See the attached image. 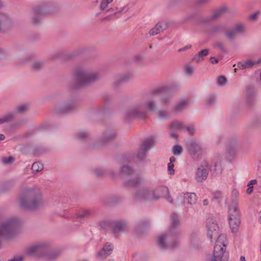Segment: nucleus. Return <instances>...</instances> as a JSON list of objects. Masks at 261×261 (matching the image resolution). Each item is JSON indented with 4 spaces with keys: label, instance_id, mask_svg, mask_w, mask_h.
<instances>
[{
    "label": "nucleus",
    "instance_id": "24",
    "mask_svg": "<svg viewBox=\"0 0 261 261\" xmlns=\"http://www.w3.org/2000/svg\"><path fill=\"white\" fill-rule=\"evenodd\" d=\"M169 127L171 129L182 130L186 128L181 122L175 121L173 122L169 125Z\"/></svg>",
    "mask_w": 261,
    "mask_h": 261
},
{
    "label": "nucleus",
    "instance_id": "19",
    "mask_svg": "<svg viewBox=\"0 0 261 261\" xmlns=\"http://www.w3.org/2000/svg\"><path fill=\"white\" fill-rule=\"evenodd\" d=\"M229 215L240 217V211L238 208V204L237 203L232 202L229 206Z\"/></svg>",
    "mask_w": 261,
    "mask_h": 261
},
{
    "label": "nucleus",
    "instance_id": "6",
    "mask_svg": "<svg viewBox=\"0 0 261 261\" xmlns=\"http://www.w3.org/2000/svg\"><path fill=\"white\" fill-rule=\"evenodd\" d=\"M226 245V236L224 234L220 235L215 243L213 256L209 259V261H224Z\"/></svg>",
    "mask_w": 261,
    "mask_h": 261
},
{
    "label": "nucleus",
    "instance_id": "61",
    "mask_svg": "<svg viewBox=\"0 0 261 261\" xmlns=\"http://www.w3.org/2000/svg\"><path fill=\"white\" fill-rule=\"evenodd\" d=\"M210 62L212 64H216L218 63V60L215 57H211L210 59Z\"/></svg>",
    "mask_w": 261,
    "mask_h": 261
},
{
    "label": "nucleus",
    "instance_id": "31",
    "mask_svg": "<svg viewBox=\"0 0 261 261\" xmlns=\"http://www.w3.org/2000/svg\"><path fill=\"white\" fill-rule=\"evenodd\" d=\"M225 30V27L222 24H217L214 25L211 30V32L213 34H217L221 33Z\"/></svg>",
    "mask_w": 261,
    "mask_h": 261
},
{
    "label": "nucleus",
    "instance_id": "2",
    "mask_svg": "<svg viewBox=\"0 0 261 261\" xmlns=\"http://www.w3.org/2000/svg\"><path fill=\"white\" fill-rule=\"evenodd\" d=\"M161 92V89H156L152 92V98L148 100L145 103H138L133 106L127 112L126 118L127 119L144 118L146 117L147 114V109L151 111H156L157 109L155 102L160 98V94Z\"/></svg>",
    "mask_w": 261,
    "mask_h": 261
},
{
    "label": "nucleus",
    "instance_id": "26",
    "mask_svg": "<svg viewBox=\"0 0 261 261\" xmlns=\"http://www.w3.org/2000/svg\"><path fill=\"white\" fill-rule=\"evenodd\" d=\"M237 143L235 141H230L226 149L227 153L230 155H233L236 151Z\"/></svg>",
    "mask_w": 261,
    "mask_h": 261
},
{
    "label": "nucleus",
    "instance_id": "56",
    "mask_svg": "<svg viewBox=\"0 0 261 261\" xmlns=\"http://www.w3.org/2000/svg\"><path fill=\"white\" fill-rule=\"evenodd\" d=\"M238 66L239 68L241 69H244L247 68L245 61L239 62Z\"/></svg>",
    "mask_w": 261,
    "mask_h": 261
},
{
    "label": "nucleus",
    "instance_id": "22",
    "mask_svg": "<svg viewBox=\"0 0 261 261\" xmlns=\"http://www.w3.org/2000/svg\"><path fill=\"white\" fill-rule=\"evenodd\" d=\"M164 30L163 26L161 22L158 23L153 28L149 31L150 36H155L162 32Z\"/></svg>",
    "mask_w": 261,
    "mask_h": 261
},
{
    "label": "nucleus",
    "instance_id": "8",
    "mask_svg": "<svg viewBox=\"0 0 261 261\" xmlns=\"http://www.w3.org/2000/svg\"><path fill=\"white\" fill-rule=\"evenodd\" d=\"M110 225L114 235L117 237L120 233L124 232L127 229V225L124 221H115L112 222H101L100 226L105 228V225Z\"/></svg>",
    "mask_w": 261,
    "mask_h": 261
},
{
    "label": "nucleus",
    "instance_id": "18",
    "mask_svg": "<svg viewBox=\"0 0 261 261\" xmlns=\"http://www.w3.org/2000/svg\"><path fill=\"white\" fill-rule=\"evenodd\" d=\"M209 50L208 49L201 50L195 55L192 60L195 61L196 63H198L203 61L204 57L206 56Z\"/></svg>",
    "mask_w": 261,
    "mask_h": 261
},
{
    "label": "nucleus",
    "instance_id": "4",
    "mask_svg": "<svg viewBox=\"0 0 261 261\" xmlns=\"http://www.w3.org/2000/svg\"><path fill=\"white\" fill-rule=\"evenodd\" d=\"M167 194L168 189L166 186H159L154 189L143 187L136 190L134 197L137 200L140 201L158 200Z\"/></svg>",
    "mask_w": 261,
    "mask_h": 261
},
{
    "label": "nucleus",
    "instance_id": "29",
    "mask_svg": "<svg viewBox=\"0 0 261 261\" xmlns=\"http://www.w3.org/2000/svg\"><path fill=\"white\" fill-rule=\"evenodd\" d=\"M153 143V140L152 139H147L142 143L140 148L147 151L151 147Z\"/></svg>",
    "mask_w": 261,
    "mask_h": 261
},
{
    "label": "nucleus",
    "instance_id": "53",
    "mask_svg": "<svg viewBox=\"0 0 261 261\" xmlns=\"http://www.w3.org/2000/svg\"><path fill=\"white\" fill-rule=\"evenodd\" d=\"M131 75L129 73H125L120 79L121 82H125L130 78Z\"/></svg>",
    "mask_w": 261,
    "mask_h": 261
},
{
    "label": "nucleus",
    "instance_id": "58",
    "mask_svg": "<svg viewBox=\"0 0 261 261\" xmlns=\"http://www.w3.org/2000/svg\"><path fill=\"white\" fill-rule=\"evenodd\" d=\"M197 3L200 5H204L209 3L211 0H197Z\"/></svg>",
    "mask_w": 261,
    "mask_h": 261
},
{
    "label": "nucleus",
    "instance_id": "35",
    "mask_svg": "<svg viewBox=\"0 0 261 261\" xmlns=\"http://www.w3.org/2000/svg\"><path fill=\"white\" fill-rule=\"evenodd\" d=\"M73 108L74 105L73 103L66 104L61 108L60 111L62 113H67L73 109Z\"/></svg>",
    "mask_w": 261,
    "mask_h": 261
},
{
    "label": "nucleus",
    "instance_id": "9",
    "mask_svg": "<svg viewBox=\"0 0 261 261\" xmlns=\"http://www.w3.org/2000/svg\"><path fill=\"white\" fill-rule=\"evenodd\" d=\"M48 247V246L47 244L39 243L28 248L27 252L29 255H42L47 250Z\"/></svg>",
    "mask_w": 261,
    "mask_h": 261
},
{
    "label": "nucleus",
    "instance_id": "47",
    "mask_svg": "<svg viewBox=\"0 0 261 261\" xmlns=\"http://www.w3.org/2000/svg\"><path fill=\"white\" fill-rule=\"evenodd\" d=\"M259 14H260L259 11H257L255 13H253L252 14L248 16V19L250 20H251V21H255L257 19V18H258Z\"/></svg>",
    "mask_w": 261,
    "mask_h": 261
},
{
    "label": "nucleus",
    "instance_id": "60",
    "mask_svg": "<svg viewBox=\"0 0 261 261\" xmlns=\"http://www.w3.org/2000/svg\"><path fill=\"white\" fill-rule=\"evenodd\" d=\"M95 173L97 176H101L103 174V172L100 169H97L95 171Z\"/></svg>",
    "mask_w": 261,
    "mask_h": 261
},
{
    "label": "nucleus",
    "instance_id": "38",
    "mask_svg": "<svg viewBox=\"0 0 261 261\" xmlns=\"http://www.w3.org/2000/svg\"><path fill=\"white\" fill-rule=\"evenodd\" d=\"M113 0H101L100 4V9L101 10H106L109 4L111 3Z\"/></svg>",
    "mask_w": 261,
    "mask_h": 261
},
{
    "label": "nucleus",
    "instance_id": "34",
    "mask_svg": "<svg viewBox=\"0 0 261 261\" xmlns=\"http://www.w3.org/2000/svg\"><path fill=\"white\" fill-rule=\"evenodd\" d=\"M44 66V62L42 61H36L32 65V69L34 70H38L41 69Z\"/></svg>",
    "mask_w": 261,
    "mask_h": 261
},
{
    "label": "nucleus",
    "instance_id": "52",
    "mask_svg": "<svg viewBox=\"0 0 261 261\" xmlns=\"http://www.w3.org/2000/svg\"><path fill=\"white\" fill-rule=\"evenodd\" d=\"M185 71L187 75L191 76L193 72V68L192 66L187 65L185 67Z\"/></svg>",
    "mask_w": 261,
    "mask_h": 261
},
{
    "label": "nucleus",
    "instance_id": "43",
    "mask_svg": "<svg viewBox=\"0 0 261 261\" xmlns=\"http://www.w3.org/2000/svg\"><path fill=\"white\" fill-rule=\"evenodd\" d=\"M121 172L124 174L130 175L133 170L128 166H123L121 170Z\"/></svg>",
    "mask_w": 261,
    "mask_h": 261
},
{
    "label": "nucleus",
    "instance_id": "15",
    "mask_svg": "<svg viewBox=\"0 0 261 261\" xmlns=\"http://www.w3.org/2000/svg\"><path fill=\"white\" fill-rule=\"evenodd\" d=\"M10 23V20L5 14L0 12V32L6 29Z\"/></svg>",
    "mask_w": 261,
    "mask_h": 261
},
{
    "label": "nucleus",
    "instance_id": "63",
    "mask_svg": "<svg viewBox=\"0 0 261 261\" xmlns=\"http://www.w3.org/2000/svg\"><path fill=\"white\" fill-rule=\"evenodd\" d=\"M257 180L256 179H252L249 182L247 186H252L253 185L255 184Z\"/></svg>",
    "mask_w": 261,
    "mask_h": 261
},
{
    "label": "nucleus",
    "instance_id": "42",
    "mask_svg": "<svg viewBox=\"0 0 261 261\" xmlns=\"http://www.w3.org/2000/svg\"><path fill=\"white\" fill-rule=\"evenodd\" d=\"M182 151V147L180 145H176L173 149V153L175 155H180Z\"/></svg>",
    "mask_w": 261,
    "mask_h": 261
},
{
    "label": "nucleus",
    "instance_id": "10",
    "mask_svg": "<svg viewBox=\"0 0 261 261\" xmlns=\"http://www.w3.org/2000/svg\"><path fill=\"white\" fill-rule=\"evenodd\" d=\"M207 236L210 240L218 235L219 227L216 221L213 219H208L207 221Z\"/></svg>",
    "mask_w": 261,
    "mask_h": 261
},
{
    "label": "nucleus",
    "instance_id": "17",
    "mask_svg": "<svg viewBox=\"0 0 261 261\" xmlns=\"http://www.w3.org/2000/svg\"><path fill=\"white\" fill-rule=\"evenodd\" d=\"M254 95V90L252 87H249L246 91L247 103L249 106H251L254 103L253 96Z\"/></svg>",
    "mask_w": 261,
    "mask_h": 261
},
{
    "label": "nucleus",
    "instance_id": "12",
    "mask_svg": "<svg viewBox=\"0 0 261 261\" xmlns=\"http://www.w3.org/2000/svg\"><path fill=\"white\" fill-rule=\"evenodd\" d=\"M188 150L190 154L195 158H198L201 154V148L196 142H190L188 144Z\"/></svg>",
    "mask_w": 261,
    "mask_h": 261
},
{
    "label": "nucleus",
    "instance_id": "23",
    "mask_svg": "<svg viewBox=\"0 0 261 261\" xmlns=\"http://www.w3.org/2000/svg\"><path fill=\"white\" fill-rule=\"evenodd\" d=\"M189 102L187 100H181L178 102L174 109V111L176 112H179L185 109L188 106Z\"/></svg>",
    "mask_w": 261,
    "mask_h": 261
},
{
    "label": "nucleus",
    "instance_id": "59",
    "mask_svg": "<svg viewBox=\"0 0 261 261\" xmlns=\"http://www.w3.org/2000/svg\"><path fill=\"white\" fill-rule=\"evenodd\" d=\"M192 47L191 45H188L186 46H185L183 48H180L178 49V52L181 51H185L187 49H190Z\"/></svg>",
    "mask_w": 261,
    "mask_h": 261
},
{
    "label": "nucleus",
    "instance_id": "20",
    "mask_svg": "<svg viewBox=\"0 0 261 261\" xmlns=\"http://www.w3.org/2000/svg\"><path fill=\"white\" fill-rule=\"evenodd\" d=\"M116 136V134L114 130L107 132L103 134L101 140L103 142H107L114 140Z\"/></svg>",
    "mask_w": 261,
    "mask_h": 261
},
{
    "label": "nucleus",
    "instance_id": "54",
    "mask_svg": "<svg viewBox=\"0 0 261 261\" xmlns=\"http://www.w3.org/2000/svg\"><path fill=\"white\" fill-rule=\"evenodd\" d=\"M185 129L188 130L191 134H193L195 132L194 127L192 125H191L188 127H186Z\"/></svg>",
    "mask_w": 261,
    "mask_h": 261
},
{
    "label": "nucleus",
    "instance_id": "14",
    "mask_svg": "<svg viewBox=\"0 0 261 261\" xmlns=\"http://www.w3.org/2000/svg\"><path fill=\"white\" fill-rule=\"evenodd\" d=\"M229 224L231 231L233 232H236L240 224V217H235L232 215H229Z\"/></svg>",
    "mask_w": 261,
    "mask_h": 261
},
{
    "label": "nucleus",
    "instance_id": "30",
    "mask_svg": "<svg viewBox=\"0 0 261 261\" xmlns=\"http://www.w3.org/2000/svg\"><path fill=\"white\" fill-rule=\"evenodd\" d=\"M13 116L12 114H7L0 118V125L12 121Z\"/></svg>",
    "mask_w": 261,
    "mask_h": 261
},
{
    "label": "nucleus",
    "instance_id": "49",
    "mask_svg": "<svg viewBox=\"0 0 261 261\" xmlns=\"http://www.w3.org/2000/svg\"><path fill=\"white\" fill-rule=\"evenodd\" d=\"M14 161V159L13 156H10L8 158H3V162L5 164H9L13 163Z\"/></svg>",
    "mask_w": 261,
    "mask_h": 261
},
{
    "label": "nucleus",
    "instance_id": "16",
    "mask_svg": "<svg viewBox=\"0 0 261 261\" xmlns=\"http://www.w3.org/2000/svg\"><path fill=\"white\" fill-rule=\"evenodd\" d=\"M197 201V196L194 193H187L184 195V202L189 204H194Z\"/></svg>",
    "mask_w": 261,
    "mask_h": 261
},
{
    "label": "nucleus",
    "instance_id": "44",
    "mask_svg": "<svg viewBox=\"0 0 261 261\" xmlns=\"http://www.w3.org/2000/svg\"><path fill=\"white\" fill-rule=\"evenodd\" d=\"M214 46L217 47L223 53H226L227 51L223 43L222 42H217L215 44Z\"/></svg>",
    "mask_w": 261,
    "mask_h": 261
},
{
    "label": "nucleus",
    "instance_id": "21",
    "mask_svg": "<svg viewBox=\"0 0 261 261\" xmlns=\"http://www.w3.org/2000/svg\"><path fill=\"white\" fill-rule=\"evenodd\" d=\"M144 183V179L143 178L139 176L132 180H129L127 182L126 184L128 186L139 187L142 186Z\"/></svg>",
    "mask_w": 261,
    "mask_h": 261
},
{
    "label": "nucleus",
    "instance_id": "55",
    "mask_svg": "<svg viewBox=\"0 0 261 261\" xmlns=\"http://www.w3.org/2000/svg\"><path fill=\"white\" fill-rule=\"evenodd\" d=\"M216 100V98L214 96H211L207 100L206 103L208 105H211L214 103Z\"/></svg>",
    "mask_w": 261,
    "mask_h": 261
},
{
    "label": "nucleus",
    "instance_id": "33",
    "mask_svg": "<svg viewBox=\"0 0 261 261\" xmlns=\"http://www.w3.org/2000/svg\"><path fill=\"white\" fill-rule=\"evenodd\" d=\"M28 106L25 104H22L18 106L15 109L14 112L16 113H23L27 111Z\"/></svg>",
    "mask_w": 261,
    "mask_h": 261
},
{
    "label": "nucleus",
    "instance_id": "46",
    "mask_svg": "<svg viewBox=\"0 0 261 261\" xmlns=\"http://www.w3.org/2000/svg\"><path fill=\"white\" fill-rule=\"evenodd\" d=\"M159 116L161 119H166L169 117V113L166 111H160Z\"/></svg>",
    "mask_w": 261,
    "mask_h": 261
},
{
    "label": "nucleus",
    "instance_id": "1",
    "mask_svg": "<svg viewBox=\"0 0 261 261\" xmlns=\"http://www.w3.org/2000/svg\"><path fill=\"white\" fill-rule=\"evenodd\" d=\"M43 202L40 189L37 187L25 189L19 199L20 206L25 210H34Z\"/></svg>",
    "mask_w": 261,
    "mask_h": 261
},
{
    "label": "nucleus",
    "instance_id": "37",
    "mask_svg": "<svg viewBox=\"0 0 261 261\" xmlns=\"http://www.w3.org/2000/svg\"><path fill=\"white\" fill-rule=\"evenodd\" d=\"M146 151L140 147L137 155V159L140 160L144 159L146 157Z\"/></svg>",
    "mask_w": 261,
    "mask_h": 261
},
{
    "label": "nucleus",
    "instance_id": "62",
    "mask_svg": "<svg viewBox=\"0 0 261 261\" xmlns=\"http://www.w3.org/2000/svg\"><path fill=\"white\" fill-rule=\"evenodd\" d=\"M165 196H166L165 197V199H166V200L170 203H172L171 197L170 195H169V193L166 194Z\"/></svg>",
    "mask_w": 261,
    "mask_h": 261
},
{
    "label": "nucleus",
    "instance_id": "50",
    "mask_svg": "<svg viewBox=\"0 0 261 261\" xmlns=\"http://www.w3.org/2000/svg\"><path fill=\"white\" fill-rule=\"evenodd\" d=\"M174 165L171 164V163H169L168 164V173L169 175H174L175 173V171L173 169Z\"/></svg>",
    "mask_w": 261,
    "mask_h": 261
},
{
    "label": "nucleus",
    "instance_id": "27",
    "mask_svg": "<svg viewBox=\"0 0 261 261\" xmlns=\"http://www.w3.org/2000/svg\"><path fill=\"white\" fill-rule=\"evenodd\" d=\"M237 35V34L232 29V28L226 31L225 32L226 37L230 41H234Z\"/></svg>",
    "mask_w": 261,
    "mask_h": 261
},
{
    "label": "nucleus",
    "instance_id": "25",
    "mask_svg": "<svg viewBox=\"0 0 261 261\" xmlns=\"http://www.w3.org/2000/svg\"><path fill=\"white\" fill-rule=\"evenodd\" d=\"M226 7H222L216 10L212 14L211 17L213 19H217L222 16L226 11Z\"/></svg>",
    "mask_w": 261,
    "mask_h": 261
},
{
    "label": "nucleus",
    "instance_id": "7",
    "mask_svg": "<svg viewBox=\"0 0 261 261\" xmlns=\"http://www.w3.org/2000/svg\"><path fill=\"white\" fill-rule=\"evenodd\" d=\"M20 221L17 218H12L0 226V236H9L19 225Z\"/></svg>",
    "mask_w": 261,
    "mask_h": 261
},
{
    "label": "nucleus",
    "instance_id": "11",
    "mask_svg": "<svg viewBox=\"0 0 261 261\" xmlns=\"http://www.w3.org/2000/svg\"><path fill=\"white\" fill-rule=\"evenodd\" d=\"M208 174L207 165L200 166L197 170L195 178L198 182H202L205 180Z\"/></svg>",
    "mask_w": 261,
    "mask_h": 261
},
{
    "label": "nucleus",
    "instance_id": "28",
    "mask_svg": "<svg viewBox=\"0 0 261 261\" xmlns=\"http://www.w3.org/2000/svg\"><path fill=\"white\" fill-rule=\"evenodd\" d=\"M232 29L234 31L236 34H242L245 31V27L242 23H237L233 28Z\"/></svg>",
    "mask_w": 261,
    "mask_h": 261
},
{
    "label": "nucleus",
    "instance_id": "64",
    "mask_svg": "<svg viewBox=\"0 0 261 261\" xmlns=\"http://www.w3.org/2000/svg\"><path fill=\"white\" fill-rule=\"evenodd\" d=\"M248 188L247 189L246 192L247 193L250 194L253 192V186H248Z\"/></svg>",
    "mask_w": 261,
    "mask_h": 261
},
{
    "label": "nucleus",
    "instance_id": "45",
    "mask_svg": "<svg viewBox=\"0 0 261 261\" xmlns=\"http://www.w3.org/2000/svg\"><path fill=\"white\" fill-rule=\"evenodd\" d=\"M227 83V80L226 77L223 76L221 75L219 77L217 81V84L219 86H223L225 85Z\"/></svg>",
    "mask_w": 261,
    "mask_h": 261
},
{
    "label": "nucleus",
    "instance_id": "39",
    "mask_svg": "<svg viewBox=\"0 0 261 261\" xmlns=\"http://www.w3.org/2000/svg\"><path fill=\"white\" fill-rule=\"evenodd\" d=\"M147 225V223L141 222L135 228V231L137 233H139L141 232L139 230H144L146 228Z\"/></svg>",
    "mask_w": 261,
    "mask_h": 261
},
{
    "label": "nucleus",
    "instance_id": "41",
    "mask_svg": "<svg viewBox=\"0 0 261 261\" xmlns=\"http://www.w3.org/2000/svg\"><path fill=\"white\" fill-rule=\"evenodd\" d=\"M37 9H35V16L32 18V21L34 24H37L40 21Z\"/></svg>",
    "mask_w": 261,
    "mask_h": 261
},
{
    "label": "nucleus",
    "instance_id": "40",
    "mask_svg": "<svg viewBox=\"0 0 261 261\" xmlns=\"http://www.w3.org/2000/svg\"><path fill=\"white\" fill-rule=\"evenodd\" d=\"M60 255V251H54L47 255V257L48 259L52 260L57 258Z\"/></svg>",
    "mask_w": 261,
    "mask_h": 261
},
{
    "label": "nucleus",
    "instance_id": "48",
    "mask_svg": "<svg viewBox=\"0 0 261 261\" xmlns=\"http://www.w3.org/2000/svg\"><path fill=\"white\" fill-rule=\"evenodd\" d=\"M76 136L79 140H84L88 136V133L85 132L81 131L77 134Z\"/></svg>",
    "mask_w": 261,
    "mask_h": 261
},
{
    "label": "nucleus",
    "instance_id": "57",
    "mask_svg": "<svg viewBox=\"0 0 261 261\" xmlns=\"http://www.w3.org/2000/svg\"><path fill=\"white\" fill-rule=\"evenodd\" d=\"M245 64H246L247 68L251 67L255 64V62H254L251 60H247V61H245Z\"/></svg>",
    "mask_w": 261,
    "mask_h": 261
},
{
    "label": "nucleus",
    "instance_id": "13",
    "mask_svg": "<svg viewBox=\"0 0 261 261\" xmlns=\"http://www.w3.org/2000/svg\"><path fill=\"white\" fill-rule=\"evenodd\" d=\"M113 246L111 244L107 243L103 246L101 250L97 254L98 257L104 259L109 256L113 251Z\"/></svg>",
    "mask_w": 261,
    "mask_h": 261
},
{
    "label": "nucleus",
    "instance_id": "5",
    "mask_svg": "<svg viewBox=\"0 0 261 261\" xmlns=\"http://www.w3.org/2000/svg\"><path fill=\"white\" fill-rule=\"evenodd\" d=\"M99 73L89 68H78L74 72V79L80 86H86L98 80Z\"/></svg>",
    "mask_w": 261,
    "mask_h": 261
},
{
    "label": "nucleus",
    "instance_id": "51",
    "mask_svg": "<svg viewBox=\"0 0 261 261\" xmlns=\"http://www.w3.org/2000/svg\"><path fill=\"white\" fill-rule=\"evenodd\" d=\"M161 102L163 106H167L170 103L169 98L167 97H163L161 98Z\"/></svg>",
    "mask_w": 261,
    "mask_h": 261
},
{
    "label": "nucleus",
    "instance_id": "3",
    "mask_svg": "<svg viewBox=\"0 0 261 261\" xmlns=\"http://www.w3.org/2000/svg\"><path fill=\"white\" fill-rule=\"evenodd\" d=\"M179 225L178 217L175 214L172 215V221L169 231L161 235L158 240L159 247L163 249H173L179 245V242L176 239L178 232L176 229Z\"/></svg>",
    "mask_w": 261,
    "mask_h": 261
},
{
    "label": "nucleus",
    "instance_id": "32",
    "mask_svg": "<svg viewBox=\"0 0 261 261\" xmlns=\"http://www.w3.org/2000/svg\"><path fill=\"white\" fill-rule=\"evenodd\" d=\"M43 169V165L40 162H35L32 165V170L33 172H38Z\"/></svg>",
    "mask_w": 261,
    "mask_h": 261
},
{
    "label": "nucleus",
    "instance_id": "36",
    "mask_svg": "<svg viewBox=\"0 0 261 261\" xmlns=\"http://www.w3.org/2000/svg\"><path fill=\"white\" fill-rule=\"evenodd\" d=\"M90 213V211L89 210H84L83 211L79 212L76 214V215L78 218L83 219L89 216Z\"/></svg>",
    "mask_w": 261,
    "mask_h": 261
}]
</instances>
